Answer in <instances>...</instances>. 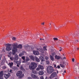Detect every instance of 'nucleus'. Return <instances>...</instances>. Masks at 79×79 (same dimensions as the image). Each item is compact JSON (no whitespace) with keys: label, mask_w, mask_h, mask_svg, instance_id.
Masks as SVG:
<instances>
[{"label":"nucleus","mask_w":79,"mask_h":79,"mask_svg":"<svg viewBox=\"0 0 79 79\" xmlns=\"http://www.w3.org/2000/svg\"><path fill=\"white\" fill-rule=\"evenodd\" d=\"M18 44L17 43H14L12 44V47H13L12 49V55H15L16 54V52H17V47Z\"/></svg>","instance_id":"nucleus-1"},{"label":"nucleus","mask_w":79,"mask_h":79,"mask_svg":"<svg viewBox=\"0 0 79 79\" xmlns=\"http://www.w3.org/2000/svg\"><path fill=\"white\" fill-rule=\"evenodd\" d=\"M37 66V63L35 62H32L29 65V68L31 70H32L33 69H35V68H36Z\"/></svg>","instance_id":"nucleus-2"},{"label":"nucleus","mask_w":79,"mask_h":79,"mask_svg":"<svg viewBox=\"0 0 79 79\" xmlns=\"http://www.w3.org/2000/svg\"><path fill=\"white\" fill-rule=\"evenodd\" d=\"M54 71V69L52 66H49L47 68V72L49 74H52Z\"/></svg>","instance_id":"nucleus-3"},{"label":"nucleus","mask_w":79,"mask_h":79,"mask_svg":"<svg viewBox=\"0 0 79 79\" xmlns=\"http://www.w3.org/2000/svg\"><path fill=\"white\" fill-rule=\"evenodd\" d=\"M23 72L21 71H19L17 72L16 75L17 76H20V78H22L24 76V74H22Z\"/></svg>","instance_id":"nucleus-4"},{"label":"nucleus","mask_w":79,"mask_h":79,"mask_svg":"<svg viewBox=\"0 0 79 79\" xmlns=\"http://www.w3.org/2000/svg\"><path fill=\"white\" fill-rule=\"evenodd\" d=\"M57 76V74L56 72H53L52 73L50 77V79H52L53 77H56Z\"/></svg>","instance_id":"nucleus-5"},{"label":"nucleus","mask_w":79,"mask_h":79,"mask_svg":"<svg viewBox=\"0 0 79 79\" xmlns=\"http://www.w3.org/2000/svg\"><path fill=\"white\" fill-rule=\"evenodd\" d=\"M11 49H12V47L11 46V45L9 44L6 46V50L7 51L11 50Z\"/></svg>","instance_id":"nucleus-6"},{"label":"nucleus","mask_w":79,"mask_h":79,"mask_svg":"<svg viewBox=\"0 0 79 79\" xmlns=\"http://www.w3.org/2000/svg\"><path fill=\"white\" fill-rule=\"evenodd\" d=\"M44 68L43 66L41 65H38V68H37L36 69V71H40V69L42 70L44 69Z\"/></svg>","instance_id":"nucleus-7"},{"label":"nucleus","mask_w":79,"mask_h":79,"mask_svg":"<svg viewBox=\"0 0 79 79\" xmlns=\"http://www.w3.org/2000/svg\"><path fill=\"white\" fill-rule=\"evenodd\" d=\"M10 76H11V75L10 73H8L7 74L6 73L4 74V77L5 79H8V78H9Z\"/></svg>","instance_id":"nucleus-8"},{"label":"nucleus","mask_w":79,"mask_h":79,"mask_svg":"<svg viewBox=\"0 0 79 79\" xmlns=\"http://www.w3.org/2000/svg\"><path fill=\"white\" fill-rule=\"evenodd\" d=\"M31 77L34 79H39V78L37 76L34 74H31Z\"/></svg>","instance_id":"nucleus-9"},{"label":"nucleus","mask_w":79,"mask_h":79,"mask_svg":"<svg viewBox=\"0 0 79 79\" xmlns=\"http://www.w3.org/2000/svg\"><path fill=\"white\" fill-rule=\"evenodd\" d=\"M29 61V58L28 57H26L25 61H23V63H27V61Z\"/></svg>","instance_id":"nucleus-10"},{"label":"nucleus","mask_w":79,"mask_h":79,"mask_svg":"<svg viewBox=\"0 0 79 79\" xmlns=\"http://www.w3.org/2000/svg\"><path fill=\"white\" fill-rule=\"evenodd\" d=\"M55 58L56 60H60V58H61V56H58L56 55L55 56Z\"/></svg>","instance_id":"nucleus-11"},{"label":"nucleus","mask_w":79,"mask_h":79,"mask_svg":"<svg viewBox=\"0 0 79 79\" xmlns=\"http://www.w3.org/2000/svg\"><path fill=\"white\" fill-rule=\"evenodd\" d=\"M14 59L15 60H18V59H19V58H18V56L17 54H15V56Z\"/></svg>","instance_id":"nucleus-12"},{"label":"nucleus","mask_w":79,"mask_h":79,"mask_svg":"<svg viewBox=\"0 0 79 79\" xmlns=\"http://www.w3.org/2000/svg\"><path fill=\"white\" fill-rule=\"evenodd\" d=\"M33 54L34 55H39V52L38 51H35L33 52Z\"/></svg>","instance_id":"nucleus-13"},{"label":"nucleus","mask_w":79,"mask_h":79,"mask_svg":"<svg viewBox=\"0 0 79 79\" xmlns=\"http://www.w3.org/2000/svg\"><path fill=\"white\" fill-rule=\"evenodd\" d=\"M40 59L42 61H45V59L43 56H40Z\"/></svg>","instance_id":"nucleus-14"},{"label":"nucleus","mask_w":79,"mask_h":79,"mask_svg":"<svg viewBox=\"0 0 79 79\" xmlns=\"http://www.w3.org/2000/svg\"><path fill=\"white\" fill-rule=\"evenodd\" d=\"M23 47V46H22V45L19 44L17 46V48H19L20 49H21Z\"/></svg>","instance_id":"nucleus-15"},{"label":"nucleus","mask_w":79,"mask_h":79,"mask_svg":"<svg viewBox=\"0 0 79 79\" xmlns=\"http://www.w3.org/2000/svg\"><path fill=\"white\" fill-rule=\"evenodd\" d=\"M38 73L40 75H43L44 73V71H39Z\"/></svg>","instance_id":"nucleus-16"},{"label":"nucleus","mask_w":79,"mask_h":79,"mask_svg":"<svg viewBox=\"0 0 79 79\" xmlns=\"http://www.w3.org/2000/svg\"><path fill=\"white\" fill-rule=\"evenodd\" d=\"M25 48V49H27V50H29V45L27 44L25 46H24Z\"/></svg>","instance_id":"nucleus-17"},{"label":"nucleus","mask_w":79,"mask_h":79,"mask_svg":"<svg viewBox=\"0 0 79 79\" xmlns=\"http://www.w3.org/2000/svg\"><path fill=\"white\" fill-rule=\"evenodd\" d=\"M30 57L31 58V59L32 60H33V61H35V59L34 58V57L33 56H30Z\"/></svg>","instance_id":"nucleus-18"},{"label":"nucleus","mask_w":79,"mask_h":79,"mask_svg":"<svg viewBox=\"0 0 79 79\" xmlns=\"http://www.w3.org/2000/svg\"><path fill=\"white\" fill-rule=\"evenodd\" d=\"M3 75H4L3 71H1L0 72V76L3 77Z\"/></svg>","instance_id":"nucleus-19"},{"label":"nucleus","mask_w":79,"mask_h":79,"mask_svg":"<svg viewBox=\"0 0 79 79\" xmlns=\"http://www.w3.org/2000/svg\"><path fill=\"white\" fill-rule=\"evenodd\" d=\"M63 56H62V57H63V58H61V60H65L66 59V57L64 56V54H62Z\"/></svg>","instance_id":"nucleus-20"},{"label":"nucleus","mask_w":79,"mask_h":79,"mask_svg":"<svg viewBox=\"0 0 79 79\" xmlns=\"http://www.w3.org/2000/svg\"><path fill=\"white\" fill-rule=\"evenodd\" d=\"M35 59L36 61H37V62H39L40 61V60H39V59L37 57H35Z\"/></svg>","instance_id":"nucleus-21"},{"label":"nucleus","mask_w":79,"mask_h":79,"mask_svg":"<svg viewBox=\"0 0 79 79\" xmlns=\"http://www.w3.org/2000/svg\"><path fill=\"white\" fill-rule=\"evenodd\" d=\"M53 66H54V68L55 69L57 68V67H56V64L55 63L53 64Z\"/></svg>","instance_id":"nucleus-22"},{"label":"nucleus","mask_w":79,"mask_h":79,"mask_svg":"<svg viewBox=\"0 0 79 79\" xmlns=\"http://www.w3.org/2000/svg\"><path fill=\"white\" fill-rule=\"evenodd\" d=\"M13 62L9 63L8 64V65H9L10 67H11L13 66Z\"/></svg>","instance_id":"nucleus-23"},{"label":"nucleus","mask_w":79,"mask_h":79,"mask_svg":"<svg viewBox=\"0 0 79 79\" xmlns=\"http://www.w3.org/2000/svg\"><path fill=\"white\" fill-rule=\"evenodd\" d=\"M21 60H19V61H17L16 62V64H21Z\"/></svg>","instance_id":"nucleus-24"},{"label":"nucleus","mask_w":79,"mask_h":79,"mask_svg":"<svg viewBox=\"0 0 79 79\" xmlns=\"http://www.w3.org/2000/svg\"><path fill=\"white\" fill-rule=\"evenodd\" d=\"M60 67L62 68H64V64H63L60 63Z\"/></svg>","instance_id":"nucleus-25"},{"label":"nucleus","mask_w":79,"mask_h":79,"mask_svg":"<svg viewBox=\"0 0 79 79\" xmlns=\"http://www.w3.org/2000/svg\"><path fill=\"white\" fill-rule=\"evenodd\" d=\"M50 58L51 60L52 61H53L54 60V57H53V56H50Z\"/></svg>","instance_id":"nucleus-26"},{"label":"nucleus","mask_w":79,"mask_h":79,"mask_svg":"<svg viewBox=\"0 0 79 79\" xmlns=\"http://www.w3.org/2000/svg\"><path fill=\"white\" fill-rule=\"evenodd\" d=\"M13 71L9 69L8 70V73H10V74H11V73H12Z\"/></svg>","instance_id":"nucleus-27"},{"label":"nucleus","mask_w":79,"mask_h":79,"mask_svg":"<svg viewBox=\"0 0 79 79\" xmlns=\"http://www.w3.org/2000/svg\"><path fill=\"white\" fill-rule=\"evenodd\" d=\"M78 42V40L77 39H76L74 41V44H77V42Z\"/></svg>","instance_id":"nucleus-28"},{"label":"nucleus","mask_w":79,"mask_h":79,"mask_svg":"<svg viewBox=\"0 0 79 79\" xmlns=\"http://www.w3.org/2000/svg\"><path fill=\"white\" fill-rule=\"evenodd\" d=\"M32 73L33 74H37V72L34 70H32Z\"/></svg>","instance_id":"nucleus-29"},{"label":"nucleus","mask_w":79,"mask_h":79,"mask_svg":"<svg viewBox=\"0 0 79 79\" xmlns=\"http://www.w3.org/2000/svg\"><path fill=\"white\" fill-rule=\"evenodd\" d=\"M20 70H22V71H23L24 70V68H23V66H20Z\"/></svg>","instance_id":"nucleus-30"},{"label":"nucleus","mask_w":79,"mask_h":79,"mask_svg":"<svg viewBox=\"0 0 79 79\" xmlns=\"http://www.w3.org/2000/svg\"><path fill=\"white\" fill-rule=\"evenodd\" d=\"M23 55H24V52H23L22 53H20L19 54V56H23Z\"/></svg>","instance_id":"nucleus-31"},{"label":"nucleus","mask_w":79,"mask_h":79,"mask_svg":"<svg viewBox=\"0 0 79 79\" xmlns=\"http://www.w3.org/2000/svg\"><path fill=\"white\" fill-rule=\"evenodd\" d=\"M46 48H47V46H44L43 47L44 50H45V51H47V50Z\"/></svg>","instance_id":"nucleus-32"},{"label":"nucleus","mask_w":79,"mask_h":79,"mask_svg":"<svg viewBox=\"0 0 79 79\" xmlns=\"http://www.w3.org/2000/svg\"><path fill=\"white\" fill-rule=\"evenodd\" d=\"M22 58L23 60V61H25V56H23L22 57Z\"/></svg>","instance_id":"nucleus-33"},{"label":"nucleus","mask_w":79,"mask_h":79,"mask_svg":"<svg viewBox=\"0 0 79 79\" xmlns=\"http://www.w3.org/2000/svg\"><path fill=\"white\" fill-rule=\"evenodd\" d=\"M46 64H48L49 63H50V61H49V60H46Z\"/></svg>","instance_id":"nucleus-34"},{"label":"nucleus","mask_w":79,"mask_h":79,"mask_svg":"<svg viewBox=\"0 0 79 79\" xmlns=\"http://www.w3.org/2000/svg\"><path fill=\"white\" fill-rule=\"evenodd\" d=\"M61 64H64L65 63H66V61H64L62 62L61 63Z\"/></svg>","instance_id":"nucleus-35"},{"label":"nucleus","mask_w":79,"mask_h":79,"mask_svg":"<svg viewBox=\"0 0 79 79\" xmlns=\"http://www.w3.org/2000/svg\"><path fill=\"white\" fill-rule=\"evenodd\" d=\"M53 39H54V40H58V38H53Z\"/></svg>","instance_id":"nucleus-36"},{"label":"nucleus","mask_w":79,"mask_h":79,"mask_svg":"<svg viewBox=\"0 0 79 79\" xmlns=\"http://www.w3.org/2000/svg\"><path fill=\"white\" fill-rule=\"evenodd\" d=\"M48 58H49L48 57L46 56L45 57V59L46 60H48Z\"/></svg>","instance_id":"nucleus-37"},{"label":"nucleus","mask_w":79,"mask_h":79,"mask_svg":"<svg viewBox=\"0 0 79 79\" xmlns=\"http://www.w3.org/2000/svg\"><path fill=\"white\" fill-rule=\"evenodd\" d=\"M12 40H16V38L15 37H13L12 38Z\"/></svg>","instance_id":"nucleus-38"},{"label":"nucleus","mask_w":79,"mask_h":79,"mask_svg":"<svg viewBox=\"0 0 79 79\" xmlns=\"http://www.w3.org/2000/svg\"><path fill=\"white\" fill-rule=\"evenodd\" d=\"M9 54L10 55H11L12 54V52H10L9 53Z\"/></svg>","instance_id":"nucleus-39"},{"label":"nucleus","mask_w":79,"mask_h":79,"mask_svg":"<svg viewBox=\"0 0 79 79\" xmlns=\"http://www.w3.org/2000/svg\"><path fill=\"white\" fill-rule=\"evenodd\" d=\"M10 59L11 60H13L14 59V58L13 57H11L10 58Z\"/></svg>","instance_id":"nucleus-40"},{"label":"nucleus","mask_w":79,"mask_h":79,"mask_svg":"<svg viewBox=\"0 0 79 79\" xmlns=\"http://www.w3.org/2000/svg\"><path fill=\"white\" fill-rule=\"evenodd\" d=\"M52 55V56H54L55 55V52H53Z\"/></svg>","instance_id":"nucleus-41"},{"label":"nucleus","mask_w":79,"mask_h":79,"mask_svg":"<svg viewBox=\"0 0 79 79\" xmlns=\"http://www.w3.org/2000/svg\"><path fill=\"white\" fill-rule=\"evenodd\" d=\"M40 52L41 53H44V50H41Z\"/></svg>","instance_id":"nucleus-42"},{"label":"nucleus","mask_w":79,"mask_h":79,"mask_svg":"<svg viewBox=\"0 0 79 79\" xmlns=\"http://www.w3.org/2000/svg\"><path fill=\"white\" fill-rule=\"evenodd\" d=\"M40 79H44V77H43V76H41V77H40Z\"/></svg>","instance_id":"nucleus-43"},{"label":"nucleus","mask_w":79,"mask_h":79,"mask_svg":"<svg viewBox=\"0 0 79 79\" xmlns=\"http://www.w3.org/2000/svg\"><path fill=\"white\" fill-rule=\"evenodd\" d=\"M0 79H3V77L2 76H0Z\"/></svg>","instance_id":"nucleus-44"},{"label":"nucleus","mask_w":79,"mask_h":79,"mask_svg":"<svg viewBox=\"0 0 79 79\" xmlns=\"http://www.w3.org/2000/svg\"><path fill=\"white\" fill-rule=\"evenodd\" d=\"M6 67L5 66L2 67V69H6Z\"/></svg>","instance_id":"nucleus-45"},{"label":"nucleus","mask_w":79,"mask_h":79,"mask_svg":"<svg viewBox=\"0 0 79 79\" xmlns=\"http://www.w3.org/2000/svg\"><path fill=\"white\" fill-rule=\"evenodd\" d=\"M57 68L58 69H60V65H58Z\"/></svg>","instance_id":"nucleus-46"},{"label":"nucleus","mask_w":79,"mask_h":79,"mask_svg":"<svg viewBox=\"0 0 79 79\" xmlns=\"http://www.w3.org/2000/svg\"><path fill=\"white\" fill-rule=\"evenodd\" d=\"M45 24V22L42 23H41V25H43V26L44 25V24Z\"/></svg>","instance_id":"nucleus-47"},{"label":"nucleus","mask_w":79,"mask_h":79,"mask_svg":"<svg viewBox=\"0 0 79 79\" xmlns=\"http://www.w3.org/2000/svg\"><path fill=\"white\" fill-rule=\"evenodd\" d=\"M27 79H32V78L31 77H28Z\"/></svg>","instance_id":"nucleus-48"},{"label":"nucleus","mask_w":79,"mask_h":79,"mask_svg":"<svg viewBox=\"0 0 79 79\" xmlns=\"http://www.w3.org/2000/svg\"><path fill=\"white\" fill-rule=\"evenodd\" d=\"M72 61L73 62H74V59L73 58L72 59Z\"/></svg>","instance_id":"nucleus-49"},{"label":"nucleus","mask_w":79,"mask_h":79,"mask_svg":"<svg viewBox=\"0 0 79 79\" xmlns=\"http://www.w3.org/2000/svg\"><path fill=\"white\" fill-rule=\"evenodd\" d=\"M1 58H2V56L0 55V60H1Z\"/></svg>","instance_id":"nucleus-50"},{"label":"nucleus","mask_w":79,"mask_h":79,"mask_svg":"<svg viewBox=\"0 0 79 79\" xmlns=\"http://www.w3.org/2000/svg\"><path fill=\"white\" fill-rule=\"evenodd\" d=\"M61 50H62V48H61V49H60L59 50L60 52H61Z\"/></svg>","instance_id":"nucleus-51"},{"label":"nucleus","mask_w":79,"mask_h":79,"mask_svg":"<svg viewBox=\"0 0 79 79\" xmlns=\"http://www.w3.org/2000/svg\"><path fill=\"white\" fill-rule=\"evenodd\" d=\"M15 69H14L15 70H16V69H17V68L15 67Z\"/></svg>","instance_id":"nucleus-52"},{"label":"nucleus","mask_w":79,"mask_h":79,"mask_svg":"<svg viewBox=\"0 0 79 79\" xmlns=\"http://www.w3.org/2000/svg\"><path fill=\"white\" fill-rule=\"evenodd\" d=\"M66 73V71L65 70L64 71V73Z\"/></svg>","instance_id":"nucleus-53"},{"label":"nucleus","mask_w":79,"mask_h":79,"mask_svg":"<svg viewBox=\"0 0 79 79\" xmlns=\"http://www.w3.org/2000/svg\"><path fill=\"white\" fill-rule=\"evenodd\" d=\"M17 67H19V64H17Z\"/></svg>","instance_id":"nucleus-54"},{"label":"nucleus","mask_w":79,"mask_h":79,"mask_svg":"<svg viewBox=\"0 0 79 79\" xmlns=\"http://www.w3.org/2000/svg\"><path fill=\"white\" fill-rule=\"evenodd\" d=\"M49 24H50V25H49V26H52V24H51V23H50Z\"/></svg>","instance_id":"nucleus-55"},{"label":"nucleus","mask_w":79,"mask_h":79,"mask_svg":"<svg viewBox=\"0 0 79 79\" xmlns=\"http://www.w3.org/2000/svg\"><path fill=\"white\" fill-rule=\"evenodd\" d=\"M77 50H79V48H77Z\"/></svg>","instance_id":"nucleus-56"},{"label":"nucleus","mask_w":79,"mask_h":79,"mask_svg":"<svg viewBox=\"0 0 79 79\" xmlns=\"http://www.w3.org/2000/svg\"><path fill=\"white\" fill-rule=\"evenodd\" d=\"M40 40H42V38H40Z\"/></svg>","instance_id":"nucleus-57"},{"label":"nucleus","mask_w":79,"mask_h":79,"mask_svg":"<svg viewBox=\"0 0 79 79\" xmlns=\"http://www.w3.org/2000/svg\"><path fill=\"white\" fill-rule=\"evenodd\" d=\"M77 35H78V36H79V34H78Z\"/></svg>","instance_id":"nucleus-58"},{"label":"nucleus","mask_w":79,"mask_h":79,"mask_svg":"<svg viewBox=\"0 0 79 79\" xmlns=\"http://www.w3.org/2000/svg\"><path fill=\"white\" fill-rule=\"evenodd\" d=\"M57 73H58V71H57Z\"/></svg>","instance_id":"nucleus-59"},{"label":"nucleus","mask_w":79,"mask_h":79,"mask_svg":"<svg viewBox=\"0 0 79 79\" xmlns=\"http://www.w3.org/2000/svg\"><path fill=\"white\" fill-rule=\"evenodd\" d=\"M55 79H58L57 78H55Z\"/></svg>","instance_id":"nucleus-60"},{"label":"nucleus","mask_w":79,"mask_h":79,"mask_svg":"<svg viewBox=\"0 0 79 79\" xmlns=\"http://www.w3.org/2000/svg\"><path fill=\"white\" fill-rule=\"evenodd\" d=\"M42 40H44V39H43Z\"/></svg>","instance_id":"nucleus-61"},{"label":"nucleus","mask_w":79,"mask_h":79,"mask_svg":"<svg viewBox=\"0 0 79 79\" xmlns=\"http://www.w3.org/2000/svg\"><path fill=\"white\" fill-rule=\"evenodd\" d=\"M9 56V57L10 56Z\"/></svg>","instance_id":"nucleus-62"}]
</instances>
